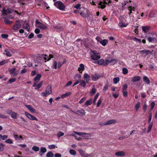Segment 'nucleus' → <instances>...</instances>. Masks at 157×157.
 <instances>
[{"instance_id":"f257e3e1","label":"nucleus","mask_w":157,"mask_h":157,"mask_svg":"<svg viewBox=\"0 0 157 157\" xmlns=\"http://www.w3.org/2000/svg\"><path fill=\"white\" fill-rule=\"evenodd\" d=\"M83 10L80 11V15L83 18H87L89 16V11L85 7L82 8Z\"/></svg>"},{"instance_id":"f03ea898","label":"nucleus","mask_w":157,"mask_h":157,"mask_svg":"<svg viewBox=\"0 0 157 157\" xmlns=\"http://www.w3.org/2000/svg\"><path fill=\"white\" fill-rule=\"evenodd\" d=\"M54 5L57 8L60 10H64L65 8V6L64 5L63 3L60 1H58L55 2L54 3Z\"/></svg>"},{"instance_id":"7ed1b4c3","label":"nucleus","mask_w":157,"mask_h":157,"mask_svg":"<svg viewBox=\"0 0 157 157\" xmlns=\"http://www.w3.org/2000/svg\"><path fill=\"white\" fill-rule=\"evenodd\" d=\"M97 41L99 42L102 46H105L108 43V40L107 39L102 40L100 37H97L96 38Z\"/></svg>"},{"instance_id":"20e7f679","label":"nucleus","mask_w":157,"mask_h":157,"mask_svg":"<svg viewBox=\"0 0 157 157\" xmlns=\"http://www.w3.org/2000/svg\"><path fill=\"white\" fill-rule=\"evenodd\" d=\"M21 26V22L18 20L17 21L15 22V25L13 26L12 29L13 30L17 31L19 29Z\"/></svg>"},{"instance_id":"39448f33","label":"nucleus","mask_w":157,"mask_h":157,"mask_svg":"<svg viewBox=\"0 0 157 157\" xmlns=\"http://www.w3.org/2000/svg\"><path fill=\"white\" fill-rule=\"evenodd\" d=\"M41 77V75L40 74H38L34 78V83L33 85V87H36V84L39 81Z\"/></svg>"},{"instance_id":"423d86ee","label":"nucleus","mask_w":157,"mask_h":157,"mask_svg":"<svg viewBox=\"0 0 157 157\" xmlns=\"http://www.w3.org/2000/svg\"><path fill=\"white\" fill-rule=\"evenodd\" d=\"M23 28L26 29L28 32L30 30V27L29 23L28 21H24L23 24Z\"/></svg>"},{"instance_id":"0eeeda50","label":"nucleus","mask_w":157,"mask_h":157,"mask_svg":"<svg viewBox=\"0 0 157 157\" xmlns=\"http://www.w3.org/2000/svg\"><path fill=\"white\" fill-rule=\"evenodd\" d=\"M116 122V121L115 120L112 119L108 121H107L106 123H100L99 124V125L101 126H103L105 125H109L110 124H114Z\"/></svg>"},{"instance_id":"6e6552de","label":"nucleus","mask_w":157,"mask_h":157,"mask_svg":"<svg viewBox=\"0 0 157 157\" xmlns=\"http://www.w3.org/2000/svg\"><path fill=\"white\" fill-rule=\"evenodd\" d=\"M78 151L80 155L82 157H91V155L90 154H88L85 153L83 150L82 149H79L78 150Z\"/></svg>"},{"instance_id":"1a4fd4ad","label":"nucleus","mask_w":157,"mask_h":157,"mask_svg":"<svg viewBox=\"0 0 157 157\" xmlns=\"http://www.w3.org/2000/svg\"><path fill=\"white\" fill-rule=\"evenodd\" d=\"M25 114L28 118L31 120L37 121V119L27 112H25Z\"/></svg>"},{"instance_id":"9d476101","label":"nucleus","mask_w":157,"mask_h":157,"mask_svg":"<svg viewBox=\"0 0 157 157\" xmlns=\"http://www.w3.org/2000/svg\"><path fill=\"white\" fill-rule=\"evenodd\" d=\"M106 0H104L103 2L102 1H100L98 4L101 6V9H104L106 7V6L105 5V4L107 5L108 4V3L106 2Z\"/></svg>"},{"instance_id":"9b49d317","label":"nucleus","mask_w":157,"mask_h":157,"mask_svg":"<svg viewBox=\"0 0 157 157\" xmlns=\"http://www.w3.org/2000/svg\"><path fill=\"white\" fill-rule=\"evenodd\" d=\"M100 77V75L98 73H96L94 75H92L91 76L92 79L94 81H97Z\"/></svg>"},{"instance_id":"f8f14e48","label":"nucleus","mask_w":157,"mask_h":157,"mask_svg":"<svg viewBox=\"0 0 157 157\" xmlns=\"http://www.w3.org/2000/svg\"><path fill=\"white\" fill-rule=\"evenodd\" d=\"M25 106L31 113H35L36 112V110L31 105H25Z\"/></svg>"},{"instance_id":"ddd939ff","label":"nucleus","mask_w":157,"mask_h":157,"mask_svg":"<svg viewBox=\"0 0 157 157\" xmlns=\"http://www.w3.org/2000/svg\"><path fill=\"white\" fill-rule=\"evenodd\" d=\"M45 92L48 94H50L52 93V86L48 85L46 88Z\"/></svg>"},{"instance_id":"4468645a","label":"nucleus","mask_w":157,"mask_h":157,"mask_svg":"<svg viewBox=\"0 0 157 157\" xmlns=\"http://www.w3.org/2000/svg\"><path fill=\"white\" fill-rule=\"evenodd\" d=\"M141 79V77L140 76H135L132 78L131 81L133 82L139 81Z\"/></svg>"},{"instance_id":"2eb2a0df","label":"nucleus","mask_w":157,"mask_h":157,"mask_svg":"<svg viewBox=\"0 0 157 157\" xmlns=\"http://www.w3.org/2000/svg\"><path fill=\"white\" fill-rule=\"evenodd\" d=\"M74 132L79 136H83L84 135H86V137H89L90 136V134L87 133L85 132Z\"/></svg>"},{"instance_id":"dca6fc26","label":"nucleus","mask_w":157,"mask_h":157,"mask_svg":"<svg viewBox=\"0 0 157 157\" xmlns=\"http://www.w3.org/2000/svg\"><path fill=\"white\" fill-rule=\"evenodd\" d=\"M37 27L40 29L43 30H45L48 29V27L46 25L43 24L41 23L40 24L38 25Z\"/></svg>"},{"instance_id":"f3484780","label":"nucleus","mask_w":157,"mask_h":157,"mask_svg":"<svg viewBox=\"0 0 157 157\" xmlns=\"http://www.w3.org/2000/svg\"><path fill=\"white\" fill-rule=\"evenodd\" d=\"M115 154L118 156H123L125 155V153L123 151L117 152L115 153Z\"/></svg>"},{"instance_id":"a211bd4d","label":"nucleus","mask_w":157,"mask_h":157,"mask_svg":"<svg viewBox=\"0 0 157 157\" xmlns=\"http://www.w3.org/2000/svg\"><path fill=\"white\" fill-rule=\"evenodd\" d=\"M80 67L78 68V70L80 73H82V71H84L85 68L83 64L81 63L79 65Z\"/></svg>"},{"instance_id":"6ab92c4d","label":"nucleus","mask_w":157,"mask_h":157,"mask_svg":"<svg viewBox=\"0 0 157 157\" xmlns=\"http://www.w3.org/2000/svg\"><path fill=\"white\" fill-rule=\"evenodd\" d=\"M84 78L86 80L87 83L89 82L90 80V77L88 74L87 73L85 74L84 75Z\"/></svg>"},{"instance_id":"aec40b11","label":"nucleus","mask_w":157,"mask_h":157,"mask_svg":"<svg viewBox=\"0 0 157 157\" xmlns=\"http://www.w3.org/2000/svg\"><path fill=\"white\" fill-rule=\"evenodd\" d=\"M77 112L79 113V115H82L84 116L86 114V112L85 111L82 109L81 110H78L77 111Z\"/></svg>"},{"instance_id":"412c9836","label":"nucleus","mask_w":157,"mask_h":157,"mask_svg":"<svg viewBox=\"0 0 157 157\" xmlns=\"http://www.w3.org/2000/svg\"><path fill=\"white\" fill-rule=\"evenodd\" d=\"M143 81L147 84H149L150 81L148 77L146 76H144L143 78Z\"/></svg>"},{"instance_id":"4be33fe9","label":"nucleus","mask_w":157,"mask_h":157,"mask_svg":"<svg viewBox=\"0 0 157 157\" xmlns=\"http://www.w3.org/2000/svg\"><path fill=\"white\" fill-rule=\"evenodd\" d=\"M105 62L103 59H101L98 62V64L100 65H102L103 66H105Z\"/></svg>"},{"instance_id":"5701e85b","label":"nucleus","mask_w":157,"mask_h":157,"mask_svg":"<svg viewBox=\"0 0 157 157\" xmlns=\"http://www.w3.org/2000/svg\"><path fill=\"white\" fill-rule=\"evenodd\" d=\"M111 59V57H108L106 58L105 60V66L109 64H110Z\"/></svg>"},{"instance_id":"b1692460","label":"nucleus","mask_w":157,"mask_h":157,"mask_svg":"<svg viewBox=\"0 0 157 157\" xmlns=\"http://www.w3.org/2000/svg\"><path fill=\"white\" fill-rule=\"evenodd\" d=\"M91 58L93 60H96L100 59L101 57L99 55H94L91 56Z\"/></svg>"},{"instance_id":"393cba45","label":"nucleus","mask_w":157,"mask_h":157,"mask_svg":"<svg viewBox=\"0 0 157 157\" xmlns=\"http://www.w3.org/2000/svg\"><path fill=\"white\" fill-rule=\"evenodd\" d=\"M72 94L71 92H67L64 94H62L61 95V98H64L67 97L70 95Z\"/></svg>"},{"instance_id":"a878e982","label":"nucleus","mask_w":157,"mask_h":157,"mask_svg":"<svg viewBox=\"0 0 157 157\" xmlns=\"http://www.w3.org/2000/svg\"><path fill=\"white\" fill-rule=\"evenodd\" d=\"M11 13V12L9 9L5 10L4 9H3V11L2 12V15H6L7 13Z\"/></svg>"},{"instance_id":"bb28decb","label":"nucleus","mask_w":157,"mask_h":157,"mask_svg":"<svg viewBox=\"0 0 157 157\" xmlns=\"http://www.w3.org/2000/svg\"><path fill=\"white\" fill-rule=\"evenodd\" d=\"M43 83V81H41L37 85V84H36V87L35 88V89L36 90H37L39 89L40 87L42 85Z\"/></svg>"},{"instance_id":"cd10ccee","label":"nucleus","mask_w":157,"mask_h":157,"mask_svg":"<svg viewBox=\"0 0 157 157\" xmlns=\"http://www.w3.org/2000/svg\"><path fill=\"white\" fill-rule=\"evenodd\" d=\"M150 28L148 26H142V29L145 33H146L148 31Z\"/></svg>"},{"instance_id":"c85d7f7f","label":"nucleus","mask_w":157,"mask_h":157,"mask_svg":"<svg viewBox=\"0 0 157 157\" xmlns=\"http://www.w3.org/2000/svg\"><path fill=\"white\" fill-rule=\"evenodd\" d=\"M92 99H90L89 100H86L85 102V105L86 106L90 105L92 104Z\"/></svg>"},{"instance_id":"c756f323","label":"nucleus","mask_w":157,"mask_h":157,"mask_svg":"<svg viewBox=\"0 0 157 157\" xmlns=\"http://www.w3.org/2000/svg\"><path fill=\"white\" fill-rule=\"evenodd\" d=\"M140 102H138L136 105L135 106V109L136 110V111H137L140 108Z\"/></svg>"},{"instance_id":"7c9ffc66","label":"nucleus","mask_w":157,"mask_h":157,"mask_svg":"<svg viewBox=\"0 0 157 157\" xmlns=\"http://www.w3.org/2000/svg\"><path fill=\"white\" fill-rule=\"evenodd\" d=\"M44 56H47V55L45 54H39L38 55L37 58L38 59H43Z\"/></svg>"},{"instance_id":"2f4dec72","label":"nucleus","mask_w":157,"mask_h":157,"mask_svg":"<svg viewBox=\"0 0 157 157\" xmlns=\"http://www.w3.org/2000/svg\"><path fill=\"white\" fill-rule=\"evenodd\" d=\"M4 22L7 24H11L12 23V22L9 20H8L6 18H4Z\"/></svg>"},{"instance_id":"473e14b6","label":"nucleus","mask_w":157,"mask_h":157,"mask_svg":"<svg viewBox=\"0 0 157 157\" xmlns=\"http://www.w3.org/2000/svg\"><path fill=\"white\" fill-rule=\"evenodd\" d=\"M47 151V149L45 147H41L40 148V152L42 153V155H44V153H45Z\"/></svg>"},{"instance_id":"72a5a7b5","label":"nucleus","mask_w":157,"mask_h":157,"mask_svg":"<svg viewBox=\"0 0 157 157\" xmlns=\"http://www.w3.org/2000/svg\"><path fill=\"white\" fill-rule=\"evenodd\" d=\"M54 155L52 151H49L46 154L47 157H53Z\"/></svg>"},{"instance_id":"f704fd0d","label":"nucleus","mask_w":157,"mask_h":157,"mask_svg":"<svg viewBox=\"0 0 157 157\" xmlns=\"http://www.w3.org/2000/svg\"><path fill=\"white\" fill-rule=\"evenodd\" d=\"M9 71L10 74L11 75L16 71V68L15 67H13L11 69L9 70Z\"/></svg>"},{"instance_id":"c9c22d12","label":"nucleus","mask_w":157,"mask_h":157,"mask_svg":"<svg viewBox=\"0 0 157 157\" xmlns=\"http://www.w3.org/2000/svg\"><path fill=\"white\" fill-rule=\"evenodd\" d=\"M143 52L146 55H147L148 54L150 53H151L150 51L149 50H143L140 52Z\"/></svg>"},{"instance_id":"e433bc0d","label":"nucleus","mask_w":157,"mask_h":157,"mask_svg":"<svg viewBox=\"0 0 157 157\" xmlns=\"http://www.w3.org/2000/svg\"><path fill=\"white\" fill-rule=\"evenodd\" d=\"M79 85L82 87H85L86 85L85 82L84 80H81Z\"/></svg>"},{"instance_id":"4c0bfd02","label":"nucleus","mask_w":157,"mask_h":157,"mask_svg":"<svg viewBox=\"0 0 157 157\" xmlns=\"http://www.w3.org/2000/svg\"><path fill=\"white\" fill-rule=\"evenodd\" d=\"M117 61V60L116 59H111L110 65H114L115 64Z\"/></svg>"},{"instance_id":"58836bf2","label":"nucleus","mask_w":157,"mask_h":157,"mask_svg":"<svg viewBox=\"0 0 157 157\" xmlns=\"http://www.w3.org/2000/svg\"><path fill=\"white\" fill-rule=\"evenodd\" d=\"M70 153L73 155H75L76 154V151L74 150L71 149L69 151Z\"/></svg>"},{"instance_id":"ea45409f","label":"nucleus","mask_w":157,"mask_h":157,"mask_svg":"<svg viewBox=\"0 0 157 157\" xmlns=\"http://www.w3.org/2000/svg\"><path fill=\"white\" fill-rule=\"evenodd\" d=\"M128 87V85L126 83L124 84L122 86V91H126Z\"/></svg>"},{"instance_id":"a19ab883","label":"nucleus","mask_w":157,"mask_h":157,"mask_svg":"<svg viewBox=\"0 0 157 157\" xmlns=\"http://www.w3.org/2000/svg\"><path fill=\"white\" fill-rule=\"evenodd\" d=\"M96 91V89L94 88H93L91 90L90 92V94L91 95H93L95 94Z\"/></svg>"},{"instance_id":"79ce46f5","label":"nucleus","mask_w":157,"mask_h":157,"mask_svg":"<svg viewBox=\"0 0 157 157\" xmlns=\"http://www.w3.org/2000/svg\"><path fill=\"white\" fill-rule=\"evenodd\" d=\"M99 95V93H97L95 96L94 99L93 100V103H95L96 102V100L98 98Z\"/></svg>"},{"instance_id":"37998d69","label":"nucleus","mask_w":157,"mask_h":157,"mask_svg":"<svg viewBox=\"0 0 157 157\" xmlns=\"http://www.w3.org/2000/svg\"><path fill=\"white\" fill-rule=\"evenodd\" d=\"M11 117L14 119L17 118V113L14 112H12L11 114Z\"/></svg>"},{"instance_id":"c03bdc74","label":"nucleus","mask_w":157,"mask_h":157,"mask_svg":"<svg viewBox=\"0 0 157 157\" xmlns=\"http://www.w3.org/2000/svg\"><path fill=\"white\" fill-rule=\"evenodd\" d=\"M122 71L124 75H126L128 73V69L125 67H124L123 68Z\"/></svg>"},{"instance_id":"a18cd8bd","label":"nucleus","mask_w":157,"mask_h":157,"mask_svg":"<svg viewBox=\"0 0 157 157\" xmlns=\"http://www.w3.org/2000/svg\"><path fill=\"white\" fill-rule=\"evenodd\" d=\"M64 134L63 132L61 131L59 132L57 134V136L58 138H60L61 136H63Z\"/></svg>"},{"instance_id":"49530a36","label":"nucleus","mask_w":157,"mask_h":157,"mask_svg":"<svg viewBox=\"0 0 157 157\" xmlns=\"http://www.w3.org/2000/svg\"><path fill=\"white\" fill-rule=\"evenodd\" d=\"M119 81V78L118 77L115 78L113 79L114 83L117 84Z\"/></svg>"},{"instance_id":"de8ad7c7","label":"nucleus","mask_w":157,"mask_h":157,"mask_svg":"<svg viewBox=\"0 0 157 157\" xmlns=\"http://www.w3.org/2000/svg\"><path fill=\"white\" fill-rule=\"evenodd\" d=\"M5 52H6V55L7 56L9 57H10L12 56V54L11 53L9 52L7 49H5L4 50Z\"/></svg>"},{"instance_id":"09e8293b","label":"nucleus","mask_w":157,"mask_h":157,"mask_svg":"<svg viewBox=\"0 0 157 157\" xmlns=\"http://www.w3.org/2000/svg\"><path fill=\"white\" fill-rule=\"evenodd\" d=\"M81 75L79 74H77L75 75L74 76V78L75 79H80L81 78Z\"/></svg>"},{"instance_id":"8fccbe9b","label":"nucleus","mask_w":157,"mask_h":157,"mask_svg":"<svg viewBox=\"0 0 157 157\" xmlns=\"http://www.w3.org/2000/svg\"><path fill=\"white\" fill-rule=\"evenodd\" d=\"M57 63L56 61H54L53 62V64L52 66V67L55 69H57Z\"/></svg>"},{"instance_id":"3c124183","label":"nucleus","mask_w":157,"mask_h":157,"mask_svg":"<svg viewBox=\"0 0 157 157\" xmlns=\"http://www.w3.org/2000/svg\"><path fill=\"white\" fill-rule=\"evenodd\" d=\"M32 150L35 151H39V148L38 147L34 146L32 147Z\"/></svg>"},{"instance_id":"603ef678","label":"nucleus","mask_w":157,"mask_h":157,"mask_svg":"<svg viewBox=\"0 0 157 157\" xmlns=\"http://www.w3.org/2000/svg\"><path fill=\"white\" fill-rule=\"evenodd\" d=\"M7 63V60H3L0 62V65L2 66Z\"/></svg>"},{"instance_id":"864d4df0","label":"nucleus","mask_w":157,"mask_h":157,"mask_svg":"<svg viewBox=\"0 0 157 157\" xmlns=\"http://www.w3.org/2000/svg\"><path fill=\"white\" fill-rule=\"evenodd\" d=\"M8 137L7 136L4 135L2 136V135L0 134V138L2 140H5Z\"/></svg>"},{"instance_id":"5fc2aeb1","label":"nucleus","mask_w":157,"mask_h":157,"mask_svg":"<svg viewBox=\"0 0 157 157\" xmlns=\"http://www.w3.org/2000/svg\"><path fill=\"white\" fill-rule=\"evenodd\" d=\"M147 40L150 42H153L155 41V38L153 37H149L148 38Z\"/></svg>"},{"instance_id":"6e6d98bb","label":"nucleus","mask_w":157,"mask_h":157,"mask_svg":"<svg viewBox=\"0 0 157 157\" xmlns=\"http://www.w3.org/2000/svg\"><path fill=\"white\" fill-rule=\"evenodd\" d=\"M4 145L3 144H0V151H2L4 150Z\"/></svg>"},{"instance_id":"4d7b16f0","label":"nucleus","mask_w":157,"mask_h":157,"mask_svg":"<svg viewBox=\"0 0 157 157\" xmlns=\"http://www.w3.org/2000/svg\"><path fill=\"white\" fill-rule=\"evenodd\" d=\"M86 99V97H84L82 98L79 101V103L80 104H82L83 102Z\"/></svg>"},{"instance_id":"13d9d810","label":"nucleus","mask_w":157,"mask_h":157,"mask_svg":"<svg viewBox=\"0 0 157 157\" xmlns=\"http://www.w3.org/2000/svg\"><path fill=\"white\" fill-rule=\"evenodd\" d=\"M16 80V79L15 78H12L9 79L8 83H11L13 82H14Z\"/></svg>"},{"instance_id":"bf43d9fd","label":"nucleus","mask_w":157,"mask_h":157,"mask_svg":"<svg viewBox=\"0 0 157 157\" xmlns=\"http://www.w3.org/2000/svg\"><path fill=\"white\" fill-rule=\"evenodd\" d=\"M101 98H100L98 100V101L97 102V106H96L97 107H98L99 106L100 104L101 103Z\"/></svg>"},{"instance_id":"052dcab7","label":"nucleus","mask_w":157,"mask_h":157,"mask_svg":"<svg viewBox=\"0 0 157 157\" xmlns=\"http://www.w3.org/2000/svg\"><path fill=\"white\" fill-rule=\"evenodd\" d=\"M81 6V4H77L76 5H75L74 7V8L76 9H81L80 7Z\"/></svg>"},{"instance_id":"680f3d73","label":"nucleus","mask_w":157,"mask_h":157,"mask_svg":"<svg viewBox=\"0 0 157 157\" xmlns=\"http://www.w3.org/2000/svg\"><path fill=\"white\" fill-rule=\"evenodd\" d=\"M1 37L4 39H6L8 37V36L6 34H2L1 35Z\"/></svg>"},{"instance_id":"e2e57ef3","label":"nucleus","mask_w":157,"mask_h":157,"mask_svg":"<svg viewBox=\"0 0 157 157\" xmlns=\"http://www.w3.org/2000/svg\"><path fill=\"white\" fill-rule=\"evenodd\" d=\"M155 105V103L154 102H152L151 104V110H152Z\"/></svg>"},{"instance_id":"0e129e2a","label":"nucleus","mask_w":157,"mask_h":157,"mask_svg":"<svg viewBox=\"0 0 157 157\" xmlns=\"http://www.w3.org/2000/svg\"><path fill=\"white\" fill-rule=\"evenodd\" d=\"M48 148L50 149H54L55 147V145L54 144L49 145L48 146Z\"/></svg>"},{"instance_id":"69168bd1","label":"nucleus","mask_w":157,"mask_h":157,"mask_svg":"<svg viewBox=\"0 0 157 157\" xmlns=\"http://www.w3.org/2000/svg\"><path fill=\"white\" fill-rule=\"evenodd\" d=\"M5 142L10 144H12L13 143L12 141L10 139H8L5 140Z\"/></svg>"},{"instance_id":"338daca9","label":"nucleus","mask_w":157,"mask_h":157,"mask_svg":"<svg viewBox=\"0 0 157 157\" xmlns=\"http://www.w3.org/2000/svg\"><path fill=\"white\" fill-rule=\"evenodd\" d=\"M133 39L134 40V41L136 42H138L140 43L141 42V40L140 39H138L136 37H134Z\"/></svg>"},{"instance_id":"774afa93","label":"nucleus","mask_w":157,"mask_h":157,"mask_svg":"<svg viewBox=\"0 0 157 157\" xmlns=\"http://www.w3.org/2000/svg\"><path fill=\"white\" fill-rule=\"evenodd\" d=\"M72 83L71 81H69L67 83L65 86V87H67L70 86Z\"/></svg>"}]
</instances>
